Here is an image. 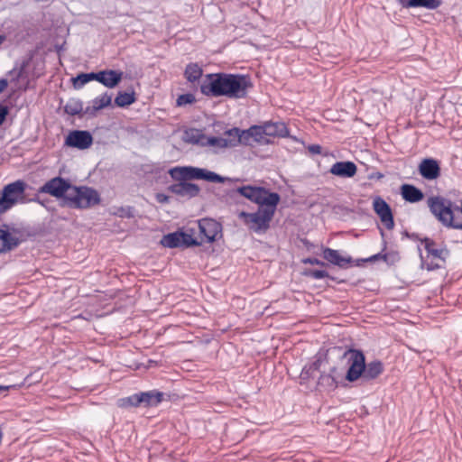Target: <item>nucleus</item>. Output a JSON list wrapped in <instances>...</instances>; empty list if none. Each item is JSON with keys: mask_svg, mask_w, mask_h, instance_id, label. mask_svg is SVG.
<instances>
[{"mask_svg": "<svg viewBox=\"0 0 462 462\" xmlns=\"http://www.w3.org/2000/svg\"><path fill=\"white\" fill-rule=\"evenodd\" d=\"M8 81L5 79H0V94L7 88Z\"/></svg>", "mask_w": 462, "mask_h": 462, "instance_id": "obj_44", "label": "nucleus"}, {"mask_svg": "<svg viewBox=\"0 0 462 462\" xmlns=\"http://www.w3.org/2000/svg\"><path fill=\"white\" fill-rule=\"evenodd\" d=\"M206 135L198 129H190L185 133V140L194 144L204 145Z\"/></svg>", "mask_w": 462, "mask_h": 462, "instance_id": "obj_29", "label": "nucleus"}, {"mask_svg": "<svg viewBox=\"0 0 462 462\" xmlns=\"http://www.w3.org/2000/svg\"><path fill=\"white\" fill-rule=\"evenodd\" d=\"M99 193L88 186H71L70 191L66 197L65 207L75 209H85L98 205Z\"/></svg>", "mask_w": 462, "mask_h": 462, "instance_id": "obj_4", "label": "nucleus"}, {"mask_svg": "<svg viewBox=\"0 0 462 462\" xmlns=\"http://www.w3.org/2000/svg\"><path fill=\"white\" fill-rule=\"evenodd\" d=\"M329 172L339 178H352L357 172V166L350 161L337 162L330 167Z\"/></svg>", "mask_w": 462, "mask_h": 462, "instance_id": "obj_14", "label": "nucleus"}, {"mask_svg": "<svg viewBox=\"0 0 462 462\" xmlns=\"http://www.w3.org/2000/svg\"><path fill=\"white\" fill-rule=\"evenodd\" d=\"M439 0H408L404 5L406 7H424L430 10H434L440 5Z\"/></svg>", "mask_w": 462, "mask_h": 462, "instance_id": "obj_27", "label": "nucleus"}, {"mask_svg": "<svg viewBox=\"0 0 462 462\" xmlns=\"http://www.w3.org/2000/svg\"><path fill=\"white\" fill-rule=\"evenodd\" d=\"M373 208L379 216L381 222L387 229L394 226L393 217L390 206L381 197H376L373 201Z\"/></svg>", "mask_w": 462, "mask_h": 462, "instance_id": "obj_11", "label": "nucleus"}, {"mask_svg": "<svg viewBox=\"0 0 462 462\" xmlns=\"http://www.w3.org/2000/svg\"><path fill=\"white\" fill-rule=\"evenodd\" d=\"M123 78V72L114 69H105L96 72V80L106 88L116 87Z\"/></svg>", "mask_w": 462, "mask_h": 462, "instance_id": "obj_15", "label": "nucleus"}, {"mask_svg": "<svg viewBox=\"0 0 462 462\" xmlns=\"http://www.w3.org/2000/svg\"><path fill=\"white\" fill-rule=\"evenodd\" d=\"M381 235H382V236H384V233H383V231L382 229H381Z\"/></svg>", "mask_w": 462, "mask_h": 462, "instance_id": "obj_49", "label": "nucleus"}, {"mask_svg": "<svg viewBox=\"0 0 462 462\" xmlns=\"http://www.w3.org/2000/svg\"><path fill=\"white\" fill-rule=\"evenodd\" d=\"M5 41V35H0V44L3 43Z\"/></svg>", "mask_w": 462, "mask_h": 462, "instance_id": "obj_48", "label": "nucleus"}, {"mask_svg": "<svg viewBox=\"0 0 462 462\" xmlns=\"http://www.w3.org/2000/svg\"><path fill=\"white\" fill-rule=\"evenodd\" d=\"M121 213H120V216L121 217H134L133 213H132V208H121L120 209Z\"/></svg>", "mask_w": 462, "mask_h": 462, "instance_id": "obj_43", "label": "nucleus"}, {"mask_svg": "<svg viewBox=\"0 0 462 462\" xmlns=\"http://www.w3.org/2000/svg\"><path fill=\"white\" fill-rule=\"evenodd\" d=\"M28 200H29V202L33 201V202H37V203L41 204L42 206H45V202L43 200H41L37 195L32 199H28Z\"/></svg>", "mask_w": 462, "mask_h": 462, "instance_id": "obj_46", "label": "nucleus"}, {"mask_svg": "<svg viewBox=\"0 0 462 462\" xmlns=\"http://www.w3.org/2000/svg\"><path fill=\"white\" fill-rule=\"evenodd\" d=\"M252 88L253 82L248 75L225 72L207 74L200 84L203 95L230 99L245 98Z\"/></svg>", "mask_w": 462, "mask_h": 462, "instance_id": "obj_2", "label": "nucleus"}, {"mask_svg": "<svg viewBox=\"0 0 462 462\" xmlns=\"http://www.w3.org/2000/svg\"><path fill=\"white\" fill-rule=\"evenodd\" d=\"M233 143L230 142H226V137H216V136H206L205 143L203 146H211L216 148H228V145H232Z\"/></svg>", "mask_w": 462, "mask_h": 462, "instance_id": "obj_30", "label": "nucleus"}, {"mask_svg": "<svg viewBox=\"0 0 462 462\" xmlns=\"http://www.w3.org/2000/svg\"><path fill=\"white\" fill-rule=\"evenodd\" d=\"M203 70L197 63H189L187 65L184 76L189 82L194 83L202 76Z\"/></svg>", "mask_w": 462, "mask_h": 462, "instance_id": "obj_24", "label": "nucleus"}, {"mask_svg": "<svg viewBox=\"0 0 462 462\" xmlns=\"http://www.w3.org/2000/svg\"><path fill=\"white\" fill-rule=\"evenodd\" d=\"M27 184L18 180L5 185L0 196V213H5L17 203L24 204L29 202L25 195Z\"/></svg>", "mask_w": 462, "mask_h": 462, "instance_id": "obj_5", "label": "nucleus"}, {"mask_svg": "<svg viewBox=\"0 0 462 462\" xmlns=\"http://www.w3.org/2000/svg\"><path fill=\"white\" fill-rule=\"evenodd\" d=\"M449 254V252L447 248L443 247V248H436L434 249V251L431 253V256H433L434 258H438L439 260H441L443 263L446 261L447 257L448 256Z\"/></svg>", "mask_w": 462, "mask_h": 462, "instance_id": "obj_35", "label": "nucleus"}, {"mask_svg": "<svg viewBox=\"0 0 462 462\" xmlns=\"http://www.w3.org/2000/svg\"><path fill=\"white\" fill-rule=\"evenodd\" d=\"M72 184L61 177H54L46 181L39 188L38 192L49 194L57 199H62V204L65 206L66 197L70 191Z\"/></svg>", "mask_w": 462, "mask_h": 462, "instance_id": "obj_7", "label": "nucleus"}, {"mask_svg": "<svg viewBox=\"0 0 462 462\" xmlns=\"http://www.w3.org/2000/svg\"><path fill=\"white\" fill-rule=\"evenodd\" d=\"M135 101L134 93L119 92L115 98V105L119 107H125Z\"/></svg>", "mask_w": 462, "mask_h": 462, "instance_id": "obj_31", "label": "nucleus"}, {"mask_svg": "<svg viewBox=\"0 0 462 462\" xmlns=\"http://www.w3.org/2000/svg\"><path fill=\"white\" fill-rule=\"evenodd\" d=\"M421 266H422V268H425L428 271H434V270L441 268L442 264L434 263L433 261H430V262L422 261Z\"/></svg>", "mask_w": 462, "mask_h": 462, "instance_id": "obj_37", "label": "nucleus"}, {"mask_svg": "<svg viewBox=\"0 0 462 462\" xmlns=\"http://www.w3.org/2000/svg\"><path fill=\"white\" fill-rule=\"evenodd\" d=\"M9 388H10V386L0 385V392L7 391Z\"/></svg>", "mask_w": 462, "mask_h": 462, "instance_id": "obj_47", "label": "nucleus"}, {"mask_svg": "<svg viewBox=\"0 0 462 462\" xmlns=\"http://www.w3.org/2000/svg\"><path fill=\"white\" fill-rule=\"evenodd\" d=\"M307 275L316 280H320L328 277V273L324 270H311L307 273Z\"/></svg>", "mask_w": 462, "mask_h": 462, "instance_id": "obj_36", "label": "nucleus"}, {"mask_svg": "<svg viewBox=\"0 0 462 462\" xmlns=\"http://www.w3.org/2000/svg\"><path fill=\"white\" fill-rule=\"evenodd\" d=\"M120 408L128 409L131 407H141L140 393H134L130 396L120 398L117 401Z\"/></svg>", "mask_w": 462, "mask_h": 462, "instance_id": "obj_28", "label": "nucleus"}, {"mask_svg": "<svg viewBox=\"0 0 462 462\" xmlns=\"http://www.w3.org/2000/svg\"><path fill=\"white\" fill-rule=\"evenodd\" d=\"M84 110L83 102L79 98H69L64 106L65 113L69 116H86Z\"/></svg>", "mask_w": 462, "mask_h": 462, "instance_id": "obj_23", "label": "nucleus"}, {"mask_svg": "<svg viewBox=\"0 0 462 462\" xmlns=\"http://www.w3.org/2000/svg\"><path fill=\"white\" fill-rule=\"evenodd\" d=\"M74 87L76 88H82L85 84L90 80H96V72L91 73H81L78 75L74 79Z\"/></svg>", "mask_w": 462, "mask_h": 462, "instance_id": "obj_33", "label": "nucleus"}, {"mask_svg": "<svg viewBox=\"0 0 462 462\" xmlns=\"http://www.w3.org/2000/svg\"><path fill=\"white\" fill-rule=\"evenodd\" d=\"M161 244L168 248L189 247L199 245L191 235L181 231H176L163 236Z\"/></svg>", "mask_w": 462, "mask_h": 462, "instance_id": "obj_8", "label": "nucleus"}, {"mask_svg": "<svg viewBox=\"0 0 462 462\" xmlns=\"http://www.w3.org/2000/svg\"><path fill=\"white\" fill-rule=\"evenodd\" d=\"M112 101V95L107 92L95 97L91 105L85 107L84 114L88 116H95L97 112L108 106Z\"/></svg>", "mask_w": 462, "mask_h": 462, "instance_id": "obj_17", "label": "nucleus"}, {"mask_svg": "<svg viewBox=\"0 0 462 462\" xmlns=\"http://www.w3.org/2000/svg\"><path fill=\"white\" fill-rule=\"evenodd\" d=\"M243 130L237 127H233L231 129L225 131L223 137L226 138V142H230L232 143H234V144L228 145V147H236L238 144H243Z\"/></svg>", "mask_w": 462, "mask_h": 462, "instance_id": "obj_25", "label": "nucleus"}, {"mask_svg": "<svg viewBox=\"0 0 462 462\" xmlns=\"http://www.w3.org/2000/svg\"><path fill=\"white\" fill-rule=\"evenodd\" d=\"M201 242L212 243L221 236L222 226L212 218H203L199 221Z\"/></svg>", "mask_w": 462, "mask_h": 462, "instance_id": "obj_9", "label": "nucleus"}, {"mask_svg": "<svg viewBox=\"0 0 462 462\" xmlns=\"http://www.w3.org/2000/svg\"><path fill=\"white\" fill-rule=\"evenodd\" d=\"M302 262L304 263H309V264H312V265H320V266L325 265L324 262H322L321 260L315 258V257H309V258L303 259Z\"/></svg>", "mask_w": 462, "mask_h": 462, "instance_id": "obj_39", "label": "nucleus"}, {"mask_svg": "<svg viewBox=\"0 0 462 462\" xmlns=\"http://www.w3.org/2000/svg\"><path fill=\"white\" fill-rule=\"evenodd\" d=\"M157 200L161 203H164L168 201V197L164 194H158Z\"/></svg>", "mask_w": 462, "mask_h": 462, "instance_id": "obj_45", "label": "nucleus"}, {"mask_svg": "<svg viewBox=\"0 0 462 462\" xmlns=\"http://www.w3.org/2000/svg\"><path fill=\"white\" fill-rule=\"evenodd\" d=\"M349 368L346 374L348 382H355L359 378L370 381L377 378L383 372V365L379 360L365 364V357L361 350L349 348L342 355Z\"/></svg>", "mask_w": 462, "mask_h": 462, "instance_id": "obj_3", "label": "nucleus"}, {"mask_svg": "<svg viewBox=\"0 0 462 462\" xmlns=\"http://www.w3.org/2000/svg\"><path fill=\"white\" fill-rule=\"evenodd\" d=\"M308 151L312 154H320L322 148L319 144H310L308 146Z\"/></svg>", "mask_w": 462, "mask_h": 462, "instance_id": "obj_41", "label": "nucleus"}, {"mask_svg": "<svg viewBox=\"0 0 462 462\" xmlns=\"http://www.w3.org/2000/svg\"><path fill=\"white\" fill-rule=\"evenodd\" d=\"M243 145H252V143H267L268 141L265 140V132L263 125H252L248 129L243 130Z\"/></svg>", "mask_w": 462, "mask_h": 462, "instance_id": "obj_13", "label": "nucleus"}, {"mask_svg": "<svg viewBox=\"0 0 462 462\" xmlns=\"http://www.w3.org/2000/svg\"><path fill=\"white\" fill-rule=\"evenodd\" d=\"M169 173L176 180H205L209 182L222 183L225 180L213 171L192 166L174 167L169 171Z\"/></svg>", "mask_w": 462, "mask_h": 462, "instance_id": "obj_6", "label": "nucleus"}, {"mask_svg": "<svg viewBox=\"0 0 462 462\" xmlns=\"http://www.w3.org/2000/svg\"><path fill=\"white\" fill-rule=\"evenodd\" d=\"M323 258L338 267H346L351 262V257L341 256L337 250L326 247L322 252Z\"/></svg>", "mask_w": 462, "mask_h": 462, "instance_id": "obj_18", "label": "nucleus"}, {"mask_svg": "<svg viewBox=\"0 0 462 462\" xmlns=\"http://www.w3.org/2000/svg\"><path fill=\"white\" fill-rule=\"evenodd\" d=\"M93 143L92 135L88 131L75 130L70 132L66 137L65 143L69 147L84 150L88 148Z\"/></svg>", "mask_w": 462, "mask_h": 462, "instance_id": "obj_10", "label": "nucleus"}, {"mask_svg": "<svg viewBox=\"0 0 462 462\" xmlns=\"http://www.w3.org/2000/svg\"><path fill=\"white\" fill-rule=\"evenodd\" d=\"M327 382L328 384L334 383V378L330 374H321L319 379V384L324 383Z\"/></svg>", "mask_w": 462, "mask_h": 462, "instance_id": "obj_40", "label": "nucleus"}, {"mask_svg": "<svg viewBox=\"0 0 462 462\" xmlns=\"http://www.w3.org/2000/svg\"><path fill=\"white\" fill-rule=\"evenodd\" d=\"M263 126L266 136L286 137L289 134L288 128L283 122H265Z\"/></svg>", "mask_w": 462, "mask_h": 462, "instance_id": "obj_20", "label": "nucleus"}, {"mask_svg": "<svg viewBox=\"0 0 462 462\" xmlns=\"http://www.w3.org/2000/svg\"><path fill=\"white\" fill-rule=\"evenodd\" d=\"M164 393L158 390L140 392V400L142 407H156L163 400Z\"/></svg>", "mask_w": 462, "mask_h": 462, "instance_id": "obj_19", "label": "nucleus"}, {"mask_svg": "<svg viewBox=\"0 0 462 462\" xmlns=\"http://www.w3.org/2000/svg\"><path fill=\"white\" fill-rule=\"evenodd\" d=\"M236 191L241 196L259 205L256 212H240L238 215L239 218L254 233H265L270 227L276 207L280 202V195L276 192H271L263 187L250 185L239 187Z\"/></svg>", "mask_w": 462, "mask_h": 462, "instance_id": "obj_1", "label": "nucleus"}, {"mask_svg": "<svg viewBox=\"0 0 462 462\" xmlns=\"http://www.w3.org/2000/svg\"><path fill=\"white\" fill-rule=\"evenodd\" d=\"M8 115V108L5 106H0V125L5 122Z\"/></svg>", "mask_w": 462, "mask_h": 462, "instance_id": "obj_42", "label": "nucleus"}, {"mask_svg": "<svg viewBox=\"0 0 462 462\" xmlns=\"http://www.w3.org/2000/svg\"><path fill=\"white\" fill-rule=\"evenodd\" d=\"M422 243L424 244V247L428 253L429 255L431 254V253L434 251L435 248V243L430 238H425Z\"/></svg>", "mask_w": 462, "mask_h": 462, "instance_id": "obj_38", "label": "nucleus"}, {"mask_svg": "<svg viewBox=\"0 0 462 462\" xmlns=\"http://www.w3.org/2000/svg\"><path fill=\"white\" fill-rule=\"evenodd\" d=\"M321 365V360L319 358L312 363L306 365L300 373L301 380H309L315 376V374L319 370Z\"/></svg>", "mask_w": 462, "mask_h": 462, "instance_id": "obj_26", "label": "nucleus"}, {"mask_svg": "<svg viewBox=\"0 0 462 462\" xmlns=\"http://www.w3.org/2000/svg\"><path fill=\"white\" fill-rule=\"evenodd\" d=\"M402 198L411 203L420 201L424 195L423 192L413 185L403 184L402 186Z\"/></svg>", "mask_w": 462, "mask_h": 462, "instance_id": "obj_22", "label": "nucleus"}, {"mask_svg": "<svg viewBox=\"0 0 462 462\" xmlns=\"http://www.w3.org/2000/svg\"><path fill=\"white\" fill-rule=\"evenodd\" d=\"M169 190L178 196L193 198L199 193V187L197 184L180 180L169 187Z\"/></svg>", "mask_w": 462, "mask_h": 462, "instance_id": "obj_16", "label": "nucleus"}, {"mask_svg": "<svg viewBox=\"0 0 462 462\" xmlns=\"http://www.w3.org/2000/svg\"><path fill=\"white\" fill-rule=\"evenodd\" d=\"M379 259L383 260L384 262H386L389 264H393L395 262H397L399 260V256L396 253H385V254L378 253V254L371 256L368 259V261L374 262V261H376Z\"/></svg>", "mask_w": 462, "mask_h": 462, "instance_id": "obj_32", "label": "nucleus"}, {"mask_svg": "<svg viewBox=\"0 0 462 462\" xmlns=\"http://www.w3.org/2000/svg\"><path fill=\"white\" fill-rule=\"evenodd\" d=\"M196 101L195 96L191 93L182 94L177 98V106H182L188 104H192Z\"/></svg>", "mask_w": 462, "mask_h": 462, "instance_id": "obj_34", "label": "nucleus"}, {"mask_svg": "<svg viewBox=\"0 0 462 462\" xmlns=\"http://www.w3.org/2000/svg\"><path fill=\"white\" fill-rule=\"evenodd\" d=\"M419 173L428 180H433L440 176L439 162L433 158L421 160L418 167Z\"/></svg>", "mask_w": 462, "mask_h": 462, "instance_id": "obj_12", "label": "nucleus"}, {"mask_svg": "<svg viewBox=\"0 0 462 462\" xmlns=\"http://www.w3.org/2000/svg\"><path fill=\"white\" fill-rule=\"evenodd\" d=\"M19 245V240L9 231L0 229V253L11 251Z\"/></svg>", "mask_w": 462, "mask_h": 462, "instance_id": "obj_21", "label": "nucleus"}]
</instances>
